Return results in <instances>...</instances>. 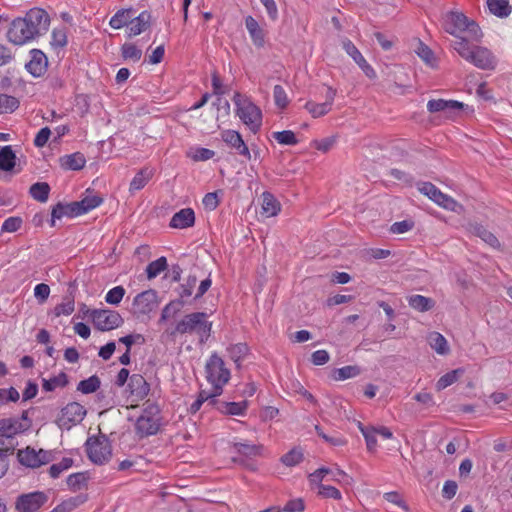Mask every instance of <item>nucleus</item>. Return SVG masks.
<instances>
[{"label":"nucleus","instance_id":"49","mask_svg":"<svg viewBox=\"0 0 512 512\" xmlns=\"http://www.w3.org/2000/svg\"><path fill=\"white\" fill-rule=\"evenodd\" d=\"M272 137L281 145H296L298 140L291 130L273 132Z\"/></svg>","mask_w":512,"mask_h":512},{"label":"nucleus","instance_id":"3","mask_svg":"<svg viewBox=\"0 0 512 512\" xmlns=\"http://www.w3.org/2000/svg\"><path fill=\"white\" fill-rule=\"evenodd\" d=\"M212 323L207 320V314L204 312H193L184 316L179 321L171 333L175 334H192L199 335L200 342H205L211 333Z\"/></svg>","mask_w":512,"mask_h":512},{"label":"nucleus","instance_id":"37","mask_svg":"<svg viewBox=\"0 0 512 512\" xmlns=\"http://www.w3.org/2000/svg\"><path fill=\"white\" fill-rule=\"evenodd\" d=\"M234 450L245 456L246 458H253L260 455L261 446H257L249 443L236 442L233 444Z\"/></svg>","mask_w":512,"mask_h":512},{"label":"nucleus","instance_id":"29","mask_svg":"<svg viewBox=\"0 0 512 512\" xmlns=\"http://www.w3.org/2000/svg\"><path fill=\"white\" fill-rule=\"evenodd\" d=\"M152 176L153 170L148 167H144L141 170H139L130 183V192L138 191L144 188L148 181L152 178Z\"/></svg>","mask_w":512,"mask_h":512},{"label":"nucleus","instance_id":"48","mask_svg":"<svg viewBox=\"0 0 512 512\" xmlns=\"http://www.w3.org/2000/svg\"><path fill=\"white\" fill-rule=\"evenodd\" d=\"M462 373H463V370L455 369V370H452V371L444 374L443 376L440 377V379L436 383L437 389L443 390V389L447 388L448 386L452 385L453 383H455L457 381L459 375Z\"/></svg>","mask_w":512,"mask_h":512},{"label":"nucleus","instance_id":"42","mask_svg":"<svg viewBox=\"0 0 512 512\" xmlns=\"http://www.w3.org/2000/svg\"><path fill=\"white\" fill-rule=\"evenodd\" d=\"M262 208L267 216H274L280 210V204L272 194L264 193Z\"/></svg>","mask_w":512,"mask_h":512},{"label":"nucleus","instance_id":"6","mask_svg":"<svg viewBox=\"0 0 512 512\" xmlns=\"http://www.w3.org/2000/svg\"><path fill=\"white\" fill-rule=\"evenodd\" d=\"M85 445L87 456L94 464L103 465L110 460L112 447L106 436L89 437Z\"/></svg>","mask_w":512,"mask_h":512},{"label":"nucleus","instance_id":"63","mask_svg":"<svg viewBox=\"0 0 512 512\" xmlns=\"http://www.w3.org/2000/svg\"><path fill=\"white\" fill-rule=\"evenodd\" d=\"M221 393H216V389L213 387L212 392L202 390L199 392L198 397L203 403L208 402L209 406H215L217 408L218 401L215 399Z\"/></svg>","mask_w":512,"mask_h":512},{"label":"nucleus","instance_id":"40","mask_svg":"<svg viewBox=\"0 0 512 512\" xmlns=\"http://www.w3.org/2000/svg\"><path fill=\"white\" fill-rule=\"evenodd\" d=\"M249 348L245 343H237L228 348L229 357L236 363L237 366L248 354Z\"/></svg>","mask_w":512,"mask_h":512},{"label":"nucleus","instance_id":"30","mask_svg":"<svg viewBox=\"0 0 512 512\" xmlns=\"http://www.w3.org/2000/svg\"><path fill=\"white\" fill-rule=\"evenodd\" d=\"M50 190L47 182H36L30 186L29 194L34 200L45 203L49 198Z\"/></svg>","mask_w":512,"mask_h":512},{"label":"nucleus","instance_id":"19","mask_svg":"<svg viewBox=\"0 0 512 512\" xmlns=\"http://www.w3.org/2000/svg\"><path fill=\"white\" fill-rule=\"evenodd\" d=\"M31 60L25 65L27 71L34 77H39L46 72L48 66L47 56L39 49L30 51Z\"/></svg>","mask_w":512,"mask_h":512},{"label":"nucleus","instance_id":"27","mask_svg":"<svg viewBox=\"0 0 512 512\" xmlns=\"http://www.w3.org/2000/svg\"><path fill=\"white\" fill-rule=\"evenodd\" d=\"M16 165V154L11 146L0 147V170L9 172Z\"/></svg>","mask_w":512,"mask_h":512},{"label":"nucleus","instance_id":"35","mask_svg":"<svg viewBox=\"0 0 512 512\" xmlns=\"http://www.w3.org/2000/svg\"><path fill=\"white\" fill-rule=\"evenodd\" d=\"M195 223V213L192 208H183L180 211L176 212L169 224H194Z\"/></svg>","mask_w":512,"mask_h":512},{"label":"nucleus","instance_id":"22","mask_svg":"<svg viewBox=\"0 0 512 512\" xmlns=\"http://www.w3.org/2000/svg\"><path fill=\"white\" fill-rule=\"evenodd\" d=\"M26 427L16 418H5L0 420V437L10 438L15 434L23 432Z\"/></svg>","mask_w":512,"mask_h":512},{"label":"nucleus","instance_id":"38","mask_svg":"<svg viewBox=\"0 0 512 512\" xmlns=\"http://www.w3.org/2000/svg\"><path fill=\"white\" fill-rule=\"evenodd\" d=\"M101 381L97 375H92L88 379L78 383L77 390L83 394H91L100 388Z\"/></svg>","mask_w":512,"mask_h":512},{"label":"nucleus","instance_id":"4","mask_svg":"<svg viewBox=\"0 0 512 512\" xmlns=\"http://www.w3.org/2000/svg\"><path fill=\"white\" fill-rule=\"evenodd\" d=\"M160 408L154 403H149L135 423L136 434L140 438L157 434L160 429Z\"/></svg>","mask_w":512,"mask_h":512},{"label":"nucleus","instance_id":"34","mask_svg":"<svg viewBox=\"0 0 512 512\" xmlns=\"http://www.w3.org/2000/svg\"><path fill=\"white\" fill-rule=\"evenodd\" d=\"M75 310V301L72 296H65L63 301L56 305L52 310V313L55 317H60L62 315L69 316Z\"/></svg>","mask_w":512,"mask_h":512},{"label":"nucleus","instance_id":"56","mask_svg":"<svg viewBox=\"0 0 512 512\" xmlns=\"http://www.w3.org/2000/svg\"><path fill=\"white\" fill-rule=\"evenodd\" d=\"M303 460V453L300 449H292L281 457V462L286 466H295Z\"/></svg>","mask_w":512,"mask_h":512},{"label":"nucleus","instance_id":"54","mask_svg":"<svg viewBox=\"0 0 512 512\" xmlns=\"http://www.w3.org/2000/svg\"><path fill=\"white\" fill-rule=\"evenodd\" d=\"M453 47L457 51V53L465 60H468L469 57H471L473 46H470L465 38L460 37L457 40H455L453 42Z\"/></svg>","mask_w":512,"mask_h":512},{"label":"nucleus","instance_id":"55","mask_svg":"<svg viewBox=\"0 0 512 512\" xmlns=\"http://www.w3.org/2000/svg\"><path fill=\"white\" fill-rule=\"evenodd\" d=\"M122 57L124 59H131L133 61H139L142 56V51L132 43H125L121 47Z\"/></svg>","mask_w":512,"mask_h":512},{"label":"nucleus","instance_id":"45","mask_svg":"<svg viewBox=\"0 0 512 512\" xmlns=\"http://www.w3.org/2000/svg\"><path fill=\"white\" fill-rule=\"evenodd\" d=\"M167 268V260L165 257H160L155 261L148 264L146 268L148 279L157 277L161 272Z\"/></svg>","mask_w":512,"mask_h":512},{"label":"nucleus","instance_id":"7","mask_svg":"<svg viewBox=\"0 0 512 512\" xmlns=\"http://www.w3.org/2000/svg\"><path fill=\"white\" fill-rule=\"evenodd\" d=\"M87 414L86 408L78 402H70L64 406L55 421L60 429L69 430L80 424Z\"/></svg>","mask_w":512,"mask_h":512},{"label":"nucleus","instance_id":"1","mask_svg":"<svg viewBox=\"0 0 512 512\" xmlns=\"http://www.w3.org/2000/svg\"><path fill=\"white\" fill-rule=\"evenodd\" d=\"M49 26V14L42 8L34 7L24 17L12 20L6 36L10 43L21 46L44 35Z\"/></svg>","mask_w":512,"mask_h":512},{"label":"nucleus","instance_id":"61","mask_svg":"<svg viewBox=\"0 0 512 512\" xmlns=\"http://www.w3.org/2000/svg\"><path fill=\"white\" fill-rule=\"evenodd\" d=\"M318 494L324 498L341 499V492L334 486L319 484Z\"/></svg>","mask_w":512,"mask_h":512},{"label":"nucleus","instance_id":"21","mask_svg":"<svg viewBox=\"0 0 512 512\" xmlns=\"http://www.w3.org/2000/svg\"><path fill=\"white\" fill-rule=\"evenodd\" d=\"M151 14L148 11H142L138 16H134L129 26L128 36H137L150 27Z\"/></svg>","mask_w":512,"mask_h":512},{"label":"nucleus","instance_id":"17","mask_svg":"<svg viewBox=\"0 0 512 512\" xmlns=\"http://www.w3.org/2000/svg\"><path fill=\"white\" fill-rule=\"evenodd\" d=\"M468 20L463 13L450 11L444 17V30L451 35L457 36V33L465 31Z\"/></svg>","mask_w":512,"mask_h":512},{"label":"nucleus","instance_id":"47","mask_svg":"<svg viewBox=\"0 0 512 512\" xmlns=\"http://www.w3.org/2000/svg\"><path fill=\"white\" fill-rule=\"evenodd\" d=\"M436 204L457 214H461L464 211V208L460 203L444 193L441 194L439 201H437Z\"/></svg>","mask_w":512,"mask_h":512},{"label":"nucleus","instance_id":"15","mask_svg":"<svg viewBox=\"0 0 512 512\" xmlns=\"http://www.w3.org/2000/svg\"><path fill=\"white\" fill-rule=\"evenodd\" d=\"M127 389L130 397H132V401L138 402L149 394L150 386L142 375L133 374L129 378Z\"/></svg>","mask_w":512,"mask_h":512},{"label":"nucleus","instance_id":"9","mask_svg":"<svg viewBox=\"0 0 512 512\" xmlns=\"http://www.w3.org/2000/svg\"><path fill=\"white\" fill-rule=\"evenodd\" d=\"M158 296L155 290L149 289L136 295L132 303V313L137 318L149 315L158 307Z\"/></svg>","mask_w":512,"mask_h":512},{"label":"nucleus","instance_id":"31","mask_svg":"<svg viewBox=\"0 0 512 512\" xmlns=\"http://www.w3.org/2000/svg\"><path fill=\"white\" fill-rule=\"evenodd\" d=\"M470 232L480 237L485 243L490 245L493 248H498L500 246V242L497 237L486 229V226H470Z\"/></svg>","mask_w":512,"mask_h":512},{"label":"nucleus","instance_id":"28","mask_svg":"<svg viewBox=\"0 0 512 512\" xmlns=\"http://www.w3.org/2000/svg\"><path fill=\"white\" fill-rule=\"evenodd\" d=\"M486 2L489 11L499 18L508 17L512 12L509 0H487Z\"/></svg>","mask_w":512,"mask_h":512},{"label":"nucleus","instance_id":"43","mask_svg":"<svg viewBox=\"0 0 512 512\" xmlns=\"http://www.w3.org/2000/svg\"><path fill=\"white\" fill-rule=\"evenodd\" d=\"M416 53L430 67L434 68L437 66L434 52L424 43L419 42Z\"/></svg>","mask_w":512,"mask_h":512},{"label":"nucleus","instance_id":"23","mask_svg":"<svg viewBox=\"0 0 512 512\" xmlns=\"http://www.w3.org/2000/svg\"><path fill=\"white\" fill-rule=\"evenodd\" d=\"M61 167L65 170L78 171L85 167V156L80 152L65 155L60 158Z\"/></svg>","mask_w":512,"mask_h":512},{"label":"nucleus","instance_id":"32","mask_svg":"<svg viewBox=\"0 0 512 512\" xmlns=\"http://www.w3.org/2000/svg\"><path fill=\"white\" fill-rule=\"evenodd\" d=\"M68 384L66 373L61 372L57 376L49 379H42V388L46 392L54 391L57 388H64Z\"/></svg>","mask_w":512,"mask_h":512},{"label":"nucleus","instance_id":"41","mask_svg":"<svg viewBox=\"0 0 512 512\" xmlns=\"http://www.w3.org/2000/svg\"><path fill=\"white\" fill-rule=\"evenodd\" d=\"M19 107V100L7 94H0V114L12 113Z\"/></svg>","mask_w":512,"mask_h":512},{"label":"nucleus","instance_id":"5","mask_svg":"<svg viewBox=\"0 0 512 512\" xmlns=\"http://www.w3.org/2000/svg\"><path fill=\"white\" fill-rule=\"evenodd\" d=\"M206 378L216 389V393H222L223 386L230 379V371L225 363L216 353L212 354L205 366Z\"/></svg>","mask_w":512,"mask_h":512},{"label":"nucleus","instance_id":"14","mask_svg":"<svg viewBox=\"0 0 512 512\" xmlns=\"http://www.w3.org/2000/svg\"><path fill=\"white\" fill-rule=\"evenodd\" d=\"M467 61L483 70H492L496 67V58L492 52L481 46H473L471 57Z\"/></svg>","mask_w":512,"mask_h":512},{"label":"nucleus","instance_id":"18","mask_svg":"<svg viewBox=\"0 0 512 512\" xmlns=\"http://www.w3.org/2000/svg\"><path fill=\"white\" fill-rule=\"evenodd\" d=\"M343 49L349 56L352 57V59L358 64V66L362 69V71L368 78H376V72L367 63L361 52L357 49V47L353 44L351 40L346 39L343 41Z\"/></svg>","mask_w":512,"mask_h":512},{"label":"nucleus","instance_id":"44","mask_svg":"<svg viewBox=\"0 0 512 512\" xmlns=\"http://www.w3.org/2000/svg\"><path fill=\"white\" fill-rule=\"evenodd\" d=\"M418 190L435 203L439 201L442 192L431 182L418 183Z\"/></svg>","mask_w":512,"mask_h":512},{"label":"nucleus","instance_id":"50","mask_svg":"<svg viewBox=\"0 0 512 512\" xmlns=\"http://www.w3.org/2000/svg\"><path fill=\"white\" fill-rule=\"evenodd\" d=\"M183 305H184V302L181 299L169 302L162 309L160 321H165V320L169 319L170 317L175 316L181 310Z\"/></svg>","mask_w":512,"mask_h":512},{"label":"nucleus","instance_id":"62","mask_svg":"<svg viewBox=\"0 0 512 512\" xmlns=\"http://www.w3.org/2000/svg\"><path fill=\"white\" fill-rule=\"evenodd\" d=\"M51 136V130L49 127H44L36 134L34 139V145L38 148L44 147Z\"/></svg>","mask_w":512,"mask_h":512},{"label":"nucleus","instance_id":"13","mask_svg":"<svg viewBox=\"0 0 512 512\" xmlns=\"http://www.w3.org/2000/svg\"><path fill=\"white\" fill-rule=\"evenodd\" d=\"M220 135L222 141L229 148L233 149L236 154L244 157L246 160L251 159L250 150L238 131L227 129L222 131Z\"/></svg>","mask_w":512,"mask_h":512},{"label":"nucleus","instance_id":"46","mask_svg":"<svg viewBox=\"0 0 512 512\" xmlns=\"http://www.w3.org/2000/svg\"><path fill=\"white\" fill-rule=\"evenodd\" d=\"M305 109L312 115L314 118H318L326 115L331 108H329V103H316L313 101H308L305 104Z\"/></svg>","mask_w":512,"mask_h":512},{"label":"nucleus","instance_id":"33","mask_svg":"<svg viewBox=\"0 0 512 512\" xmlns=\"http://www.w3.org/2000/svg\"><path fill=\"white\" fill-rule=\"evenodd\" d=\"M428 341L432 349H434L438 354L445 355L449 351V347L445 337L438 333L432 332L428 336Z\"/></svg>","mask_w":512,"mask_h":512},{"label":"nucleus","instance_id":"64","mask_svg":"<svg viewBox=\"0 0 512 512\" xmlns=\"http://www.w3.org/2000/svg\"><path fill=\"white\" fill-rule=\"evenodd\" d=\"M50 294V287L45 283L37 284L34 288V295L39 303H44Z\"/></svg>","mask_w":512,"mask_h":512},{"label":"nucleus","instance_id":"51","mask_svg":"<svg viewBox=\"0 0 512 512\" xmlns=\"http://www.w3.org/2000/svg\"><path fill=\"white\" fill-rule=\"evenodd\" d=\"M336 380H346L358 376L361 373L360 367L356 365H348L335 370Z\"/></svg>","mask_w":512,"mask_h":512},{"label":"nucleus","instance_id":"36","mask_svg":"<svg viewBox=\"0 0 512 512\" xmlns=\"http://www.w3.org/2000/svg\"><path fill=\"white\" fill-rule=\"evenodd\" d=\"M363 437L366 441L367 449L370 452H374L377 448V434L375 433V427L374 426H364L362 423L359 422L358 425Z\"/></svg>","mask_w":512,"mask_h":512},{"label":"nucleus","instance_id":"26","mask_svg":"<svg viewBox=\"0 0 512 512\" xmlns=\"http://www.w3.org/2000/svg\"><path fill=\"white\" fill-rule=\"evenodd\" d=\"M407 301L411 308L419 312L429 311L435 306V301L432 298L419 294L409 296Z\"/></svg>","mask_w":512,"mask_h":512},{"label":"nucleus","instance_id":"2","mask_svg":"<svg viewBox=\"0 0 512 512\" xmlns=\"http://www.w3.org/2000/svg\"><path fill=\"white\" fill-rule=\"evenodd\" d=\"M103 202V198L97 194H88L80 201H73L70 203L58 202L53 206L51 211L50 224H54L56 220H61L64 216L74 218L89 212L90 210L98 207Z\"/></svg>","mask_w":512,"mask_h":512},{"label":"nucleus","instance_id":"11","mask_svg":"<svg viewBox=\"0 0 512 512\" xmlns=\"http://www.w3.org/2000/svg\"><path fill=\"white\" fill-rule=\"evenodd\" d=\"M17 458L22 465L30 468H38L53 460L50 451L43 449L36 450L29 446L25 449L18 450Z\"/></svg>","mask_w":512,"mask_h":512},{"label":"nucleus","instance_id":"25","mask_svg":"<svg viewBox=\"0 0 512 512\" xmlns=\"http://www.w3.org/2000/svg\"><path fill=\"white\" fill-rule=\"evenodd\" d=\"M135 11L133 8L120 9L110 19V26L114 29H120L129 25L134 18Z\"/></svg>","mask_w":512,"mask_h":512},{"label":"nucleus","instance_id":"16","mask_svg":"<svg viewBox=\"0 0 512 512\" xmlns=\"http://www.w3.org/2000/svg\"><path fill=\"white\" fill-rule=\"evenodd\" d=\"M465 104L456 100L432 99L427 103V109L430 113L443 112L446 115H453L463 110Z\"/></svg>","mask_w":512,"mask_h":512},{"label":"nucleus","instance_id":"58","mask_svg":"<svg viewBox=\"0 0 512 512\" xmlns=\"http://www.w3.org/2000/svg\"><path fill=\"white\" fill-rule=\"evenodd\" d=\"M125 295V289L123 286H116L110 289L106 296L105 301L111 305H118Z\"/></svg>","mask_w":512,"mask_h":512},{"label":"nucleus","instance_id":"12","mask_svg":"<svg viewBox=\"0 0 512 512\" xmlns=\"http://www.w3.org/2000/svg\"><path fill=\"white\" fill-rule=\"evenodd\" d=\"M47 501L48 495L42 491L21 494L16 498L15 509L18 512H38Z\"/></svg>","mask_w":512,"mask_h":512},{"label":"nucleus","instance_id":"24","mask_svg":"<svg viewBox=\"0 0 512 512\" xmlns=\"http://www.w3.org/2000/svg\"><path fill=\"white\" fill-rule=\"evenodd\" d=\"M248 402H218L217 410L225 415L243 416L246 413Z\"/></svg>","mask_w":512,"mask_h":512},{"label":"nucleus","instance_id":"57","mask_svg":"<svg viewBox=\"0 0 512 512\" xmlns=\"http://www.w3.org/2000/svg\"><path fill=\"white\" fill-rule=\"evenodd\" d=\"M73 465V459L64 457L59 463L53 464L49 468V474L52 478H58L60 474Z\"/></svg>","mask_w":512,"mask_h":512},{"label":"nucleus","instance_id":"52","mask_svg":"<svg viewBox=\"0 0 512 512\" xmlns=\"http://www.w3.org/2000/svg\"><path fill=\"white\" fill-rule=\"evenodd\" d=\"M86 501V496L78 495L64 500L57 508L60 512H71L73 509L83 504Z\"/></svg>","mask_w":512,"mask_h":512},{"label":"nucleus","instance_id":"20","mask_svg":"<svg viewBox=\"0 0 512 512\" xmlns=\"http://www.w3.org/2000/svg\"><path fill=\"white\" fill-rule=\"evenodd\" d=\"M245 25L253 44L258 48L264 47L266 34L265 31L259 26L258 22L252 16H247L245 18Z\"/></svg>","mask_w":512,"mask_h":512},{"label":"nucleus","instance_id":"39","mask_svg":"<svg viewBox=\"0 0 512 512\" xmlns=\"http://www.w3.org/2000/svg\"><path fill=\"white\" fill-rule=\"evenodd\" d=\"M89 477L85 472H78L68 476L67 485L73 490L77 491L87 486Z\"/></svg>","mask_w":512,"mask_h":512},{"label":"nucleus","instance_id":"53","mask_svg":"<svg viewBox=\"0 0 512 512\" xmlns=\"http://www.w3.org/2000/svg\"><path fill=\"white\" fill-rule=\"evenodd\" d=\"M67 30L66 28H55L51 34V45L55 48H63L67 45Z\"/></svg>","mask_w":512,"mask_h":512},{"label":"nucleus","instance_id":"10","mask_svg":"<svg viewBox=\"0 0 512 512\" xmlns=\"http://www.w3.org/2000/svg\"><path fill=\"white\" fill-rule=\"evenodd\" d=\"M237 116L249 127L252 133L256 134L262 125L261 109L251 100L244 99L243 107L236 109Z\"/></svg>","mask_w":512,"mask_h":512},{"label":"nucleus","instance_id":"59","mask_svg":"<svg viewBox=\"0 0 512 512\" xmlns=\"http://www.w3.org/2000/svg\"><path fill=\"white\" fill-rule=\"evenodd\" d=\"M274 102L277 107L284 109L289 104L287 94L281 85H275L273 90Z\"/></svg>","mask_w":512,"mask_h":512},{"label":"nucleus","instance_id":"8","mask_svg":"<svg viewBox=\"0 0 512 512\" xmlns=\"http://www.w3.org/2000/svg\"><path fill=\"white\" fill-rule=\"evenodd\" d=\"M91 320L94 327L100 331L116 329L124 322L122 316L117 311L109 309L92 310Z\"/></svg>","mask_w":512,"mask_h":512},{"label":"nucleus","instance_id":"60","mask_svg":"<svg viewBox=\"0 0 512 512\" xmlns=\"http://www.w3.org/2000/svg\"><path fill=\"white\" fill-rule=\"evenodd\" d=\"M196 283H197V277L194 276V275H190L186 279L185 283L180 285V287H179V296H180L181 300L183 298H187V297L192 295V292H193V289L196 286Z\"/></svg>","mask_w":512,"mask_h":512}]
</instances>
